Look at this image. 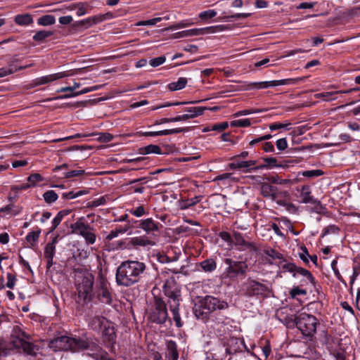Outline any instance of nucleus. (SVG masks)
Returning <instances> with one entry per match:
<instances>
[{
    "label": "nucleus",
    "mask_w": 360,
    "mask_h": 360,
    "mask_svg": "<svg viewBox=\"0 0 360 360\" xmlns=\"http://www.w3.org/2000/svg\"><path fill=\"white\" fill-rule=\"evenodd\" d=\"M166 60V57L165 56H161L157 58H154L150 60L149 64L150 66L155 68L162 64H163Z\"/></svg>",
    "instance_id": "61"
},
{
    "label": "nucleus",
    "mask_w": 360,
    "mask_h": 360,
    "mask_svg": "<svg viewBox=\"0 0 360 360\" xmlns=\"http://www.w3.org/2000/svg\"><path fill=\"white\" fill-rule=\"evenodd\" d=\"M147 183L146 178L136 179L129 181L130 187L129 190L131 193H143L145 188L142 186L143 184Z\"/></svg>",
    "instance_id": "23"
},
{
    "label": "nucleus",
    "mask_w": 360,
    "mask_h": 360,
    "mask_svg": "<svg viewBox=\"0 0 360 360\" xmlns=\"http://www.w3.org/2000/svg\"><path fill=\"white\" fill-rule=\"evenodd\" d=\"M219 236L225 242L228 243L229 246L233 247V243L234 240L233 235L231 236L230 233L227 231H221L219 233Z\"/></svg>",
    "instance_id": "54"
},
{
    "label": "nucleus",
    "mask_w": 360,
    "mask_h": 360,
    "mask_svg": "<svg viewBox=\"0 0 360 360\" xmlns=\"http://www.w3.org/2000/svg\"><path fill=\"white\" fill-rule=\"evenodd\" d=\"M131 243L134 246H153L155 244L154 240H152L150 236H139L134 237L131 239Z\"/></svg>",
    "instance_id": "25"
},
{
    "label": "nucleus",
    "mask_w": 360,
    "mask_h": 360,
    "mask_svg": "<svg viewBox=\"0 0 360 360\" xmlns=\"http://www.w3.org/2000/svg\"><path fill=\"white\" fill-rule=\"evenodd\" d=\"M226 346V352L229 354L242 352L243 349L248 350L244 340L234 337H231L228 340Z\"/></svg>",
    "instance_id": "15"
},
{
    "label": "nucleus",
    "mask_w": 360,
    "mask_h": 360,
    "mask_svg": "<svg viewBox=\"0 0 360 360\" xmlns=\"http://www.w3.org/2000/svg\"><path fill=\"white\" fill-rule=\"evenodd\" d=\"M217 15V11L212 9H209L205 11H202L199 13V18L202 21H206L208 19H211L214 18Z\"/></svg>",
    "instance_id": "50"
},
{
    "label": "nucleus",
    "mask_w": 360,
    "mask_h": 360,
    "mask_svg": "<svg viewBox=\"0 0 360 360\" xmlns=\"http://www.w3.org/2000/svg\"><path fill=\"white\" fill-rule=\"evenodd\" d=\"M283 269L290 273H292V276L294 277L299 276L303 277L304 282L307 283H310L312 285L314 286L316 292H319V290L316 286L315 278L309 271L302 267L297 266L293 263H286L283 264Z\"/></svg>",
    "instance_id": "12"
},
{
    "label": "nucleus",
    "mask_w": 360,
    "mask_h": 360,
    "mask_svg": "<svg viewBox=\"0 0 360 360\" xmlns=\"http://www.w3.org/2000/svg\"><path fill=\"white\" fill-rule=\"evenodd\" d=\"M262 112V110L260 109H245L243 110H240L233 114L234 117H238L243 115H248L253 113H259Z\"/></svg>",
    "instance_id": "56"
},
{
    "label": "nucleus",
    "mask_w": 360,
    "mask_h": 360,
    "mask_svg": "<svg viewBox=\"0 0 360 360\" xmlns=\"http://www.w3.org/2000/svg\"><path fill=\"white\" fill-rule=\"evenodd\" d=\"M231 126L233 127H248L250 126L251 122L248 118L236 120L231 122Z\"/></svg>",
    "instance_id": "49"
},
{
    "label": "nucleus",
    "mask_w": 360,
    "mask_h": 360,
    "mask_svg": "<svg viewBox=\"0 0 360 360\" xmlns=\"http://www.w3.org/2000/svg\"><path fill=\"white\" fill-rule=\"evenodd\" d=\"M20 62V59L17 58L15 57L12 58L8 62V70H13V73L16 72L18 70H25L26 68H30L33 65L32 63L26 65H21V66H17L15 63Z\"/></svg>",
    "instance_id": "31"
},
{
    "label": "nucleus",
    "mask_w": 360,
    "mask_h": 360,
    "mask_svg": "<svg viewBox=\"0 0 360 360\" xmlns=\"http://www.w3.org/2000/svg\"><path fill=\"white\" fill-rule=\"evenodd\" d=\"M190 131V127H179L171 129H164L162 130V136H167L170 134H176L179 133H185Z\"/></svg>",
    "instance_id": "47"
},
{
    "label": "nucleus",
    "mask_w": 360,
    "mask_h": 360,
    "mask_svg": "<svg viewBox=\"0 0 360 360\" xmlns=\"http://www.w3.org/2000/svg\"><path fill=\"white\" fill-rule=\"evenodd\" d=\"M186 84L187 79L186 77H179L176 82L169 83L168 89L172 91L181 90L186 86Z\"/></svg>",
    "instance_id": "35"
},
{
    "label": "nucleus",
    "mask_w": 360,
    "mask_h": 360,
    "mask_svg": "<svg viewBox=\"0 0 360 360\" xmlns=\"http://www.w3.org/2000/svg\"><path fill=\"white\" fill-rule=\"evenodd\" d=\"M27 181L30 183V186L35 187L38 183L44 181V178L38 173H34L27 178Z\"/></svg>",
    "instance_id": "44"
},
{
    "label": "nucleus",
    "mask_w": 360,
    "mask_h": 360,
    "mask_svg": "<svg viewBox=\"0 0 360 360\" xmlns=\"http://www.w3.org/2000/svg\"><path fill=\"white\" fill-rule=\"evenodd\" d=\"M52 82L51 75L37 77L32 80V86L33 87L46 84Z\"/></svg>",
    "instance_id": "45"
},
{
    "label": "nucleus",
    "mask_w": 360,
    "mask_h": 360,
    "mask_svg": "<svg viewBox=\"0 0 360 360\" xmlns=\"http://www.w3.org/2000/svg\"><path fill=\"white\" fill-rule=\"evenodd\" d=\"M98 89H99L98 86L86 87L79 91H76L75 93L65 94L60 95V96H57L56 98V99H66V98H72V97H77L78 96H80V95H82L84 94H87L89 92H91L94 91H96Z\"/></svg>",
    "instance_id": "27"
},
{
    "label": "nucleus",
    "mask_w": 360,
    "mask_h": 360,
    "mask_svg": "<svg viewBox=\"0 0 360 360\" xmlns=\"http://www.w3.org/2000/svg\"><path fill=\"white\" fill-rule=\"evenodd\" d=\"M272 138V135L270 134H265L264 136H259L257 139H255L253 140H251L250 142H249V146H253L257 143H260L262 142H264L265 141H267L270 139Z\"/></svg>",
    "instance_id": "60"
},
{
    "label": "nucleus",
    "mask_w": 360,
    "mask_h": 360,
    "mask_svg": "<svg viewBox=\"0 0 360 360\" xmlns=\"http://www.w3.org/2000/svg\"><path fill=\"white\" fill-rule=\"evenodd\" d=\"M139 153L141 155H148L151 153L162 154V150L158 145L150 144L146 146L139 148Z\"/></svg>",
    "instance_id": "29"
},
{
    "label": "nucleus",
    "mask_w": 360,
    "mask_h": 360,
    "mask_svg": "<svg viewBox=\"0 0 360 360\" xmlns=\"http://www.w3.org/2000/svg\"><path fill=\"white\" fill-rule=\"evenodd\" d=\"M44 201L48 204L55 202L58 198V194L53 190H49L43 194Z\"/></svg>",
    "instance_id": "42"
},
{
    "label": "nucleus",
    "mask_w": 360,
    "mask_h": 360,
    "mask_svg": "<svg viewBox=\"0 0 360 360\" xmlns=\"http://www.w3.org/2000/svg\"><path fill=\"white\" fill-rule=\"evenodd\" d=\"M91 6L87 2H77L76 14L77 16H82L89 13Z\"/></svg>",
    "instance_id": "36"
},
{
    "label": "nucleus",
    "mask_w": 360,
    "mask_h": 360,
    "mask_svg": "<svg viewBox=\"0 0 360 360\" xmlns=\"http://www.w3.org/2000/svg\"><path fill=\"white\" fill-rule=\"evenodd\" d=\"M256 160H246V161H238V167H239V169H243L244 172H250L251 170L255 169V167L251 168L256 165Z\"/></svg>",
    "instance_id": "41"
},
{
    "label": "nucleus",
    "mask_w": 360,
    "mask_h": 360,
    "mask_svg": "<svg viewBox=\"0 0 360 360\" xmlns=\"http://www.w3.org/2000/svg\"><path fill=\"white\" fill-rule=\"evenodd\" d=\"M72 233L82 236L88 244L92 245L96 242V235L93 228L84 221V218H79L76 222L70 225Z\"/></svg>",
    "instance_id": "9"
},
{
    "label": "nucleus",
    "mask_w": 360,
    "mask_h": 360,
    "mask_svg": "<svg viewBox=\"0 0 360 360\" xmlns=\"http://www.w3.org/2000/svg\"><path fill=\"white\" fill-rule=\"evenodd\" d=\"M56 18L52 15H44L37 19V23L41 26H49L55 24Z\"/></svg>",
    "instance_id": "40"
},
{
    "label": "nucleus",
    "mask_w": 360,
    "mask_h": 360,
    "mask_svg": "<svg viewBox=\"0 0 360 360\" xmlns=\"http://www.w3.org/2000/svg\"><path fill=\"white\" fill-rule=\"evenodd\" d=\"M77 308H82L93 299L94 294H72Z\"/></svg>",
    "instance_id": "22"
},
{
    "label": "nucleus",
    "mask_w": 360,
    "mask_h": 360,
    "mask_svg": "<svg viewBox=\"0 0 360 360\" xmlns=\"http://www.w3.org/2000/svg\"><path fill=\"white\" fill-rule=\"evenodd\" d=\"M233 321L229 318H225L222 321L218 322L217 330L221 333L223 332L224 334L229 333L231 330Z\"/></svg>",
    "instance_id": "33"
},
{
    "label": "nucleus",
    "mask_w": 360,
    "mask_h": 360,
    "mask_svg": "<svg viewBox=\"0 0 360 360\" xmlns=\"http://www.w3.org/2000/svg\"><path fill=\"white\" fill-rule=\"evenodd\" d=\"M269 184L284 185L288 182V179H281L278 174L269 175L266 178Z\"/></svg>",
    "instance_id": "46"
},
{
    "label": "nucleus",
    "mask_w": 360,
    "mask_h": 360,
    "mask_svg": "<svg viewBox=\"0 0 360 360\" xmlns=\"http://www.w3.org/2000/svg\"><path fill=\"white\" fill-rule=\"evenodd\" d=\"M155 309L150 313L148 319L157 324H163L168 319V313L165 301L162 299L154 295Z\"/></svg>",
    "instance_id": "8"
},
{
    "label": "nucleus",
    "mask_w": 360,
    "mask_h": 360,
    "mask_svg": "<svg viewBox=\"0 0 360 360\" xmlns=\"http://www.w3.org/2000/svg\"><path fill=\"white\" fill-rule=\"evenodd\" d=\"M217 257H210L196 264L198 269L205 273H212L217 269Z\"/></svg>",
    "instance_id": "18"
},
{
    "label": "nucleus",
    "mask_w": 360,
    "mask_h": 360,
    "mask_svg": "<svg viewBox=\"0 0 360 360\" xmlns=\"http://www.w3.org/2000/svg\"><path fill=\"white\" fill-rule=\"evenodd\" d=\"M304 79L303 77H296V78H288V79H283L280 80H272V81H267L268 83V88L271 86H276L280 85H291V84H295L298 83L300 81H302Z\"/></svg>",
    "instance_id": "24"
},
{
    "label": "nucleus",
    "mask_w": 360,
    "mask_h": 360,
    "mask_svg": "<svg viewBox=\"0 0 360 360\" xmlns=\"http://www.w3.org/2000/svg\"><path fill=\"white\" fill-rule=\"evenodd\" d=\"M129 213L136 217H141L148 214L143 205H140L136 207H133L129 210Z\"/></svg>",
    "instance_id": "52"
},
{
    "label": "nucleus",
    "mask_w": 360,
    "mask_h": 360,
    "mask_svg": "<svg viewBox=\"0 0 360 360\" xmlns=\"http://www.w3.org/2000/svg\"><path fill=\"white\" fill-rule=\"evenodd\" d=\"M288 328L296 326L304 336L311 337L316 330L319 323L317 319L306 313H301L292 317H286L283 321Z\"/></svg>",
    "instance_id": "4"
},
{
    "label": "nucleus",
    "mask_w": 360,
    "mask_h": 360,
    "mask_svg": "<svg viewBox=\"0 0 360 360\" xmlns=\"http://www.w3.org/2000/svg\"><path fill=\"white\" fill-rule=\"evenodd\" d=\"M195 302L199 304L200 307H202L210 312L214 311L216 309H221L227 307L226 302H220L218 298L210 295H206L204 297L198 296Z\"/></svg>",
    "instance_id": "13"
},
{
    "label": "nucleus",
    "mask_w": 360,
    "mask_h": 360,
    "mask_svg": "<svg viewBox=\"0 0 360 360\" xmlns=\"http://www.w3.org/2000/svg\"><path fill=\"white\" fill-rule=\"evenodd\" d=\"M128 222L132 227L142 229L150 238L157 236L160 227L162 226L160 222L153 220V218L140 220L131 219L128 220Z\"/></svg>",
    "instance_id": "10"
},
{
    "label": "nucleus",
    "mask_w": 360,
    "mask_h": 360,
    "mask_svg": "<svg viewBox=\"0 0 360 360\" xmlns=\"http://www.w3.org/2000/svg\"><path fill=\"white\" fill-rule=\"evenodd\" d=\"M264 162H265V165H262L260 166L255 167V169H259L262 168H268L271 169L274 167H278V160L276 158L270 157V158H263Z\"/></svg>",
    "instance_id": "37"
},
{
    "label": "nucleus",
    "mask_w": 360,
    "mask_h": 360,
    "mask_svg": "<svg viewBox=\"0 0 360 360\" xmlns=\"http://www.w3.org/2000/svg\"><path fill=\"white\" fill-rule=\"evenodd\" d=\"M340 231V229L335 224L329 225L326 227H325L323 230V233L321 234V237L323 238L324 236L330 234V233H336Z\"/></svg>",
    "instance_id": "57"
},
{
    "label": "nucleus",
    "mask_w": 360,
    "mask_h": 360,
    "mask_svg": "<svg viewBox=\"0 0 360 360\" xmlns=\"http://www.w3.org/2000/svg\"><path fill=\"white\" fill-rule=\"evenodd\" d=\"M127 231V229H122V227L116 228L115 230L111 231L109 234L106 236V239L111 240L113 238L117 237L120 233H124Z\"/></svg>",
    "instance_id": "58"
},
{
    "label": "nucleus",
    "mask_w": 360,
    "mask_h": 360,
    "mask_svg": "<svg viewBox=\"0 0 360 360\" xmlns=\"http://www.w3.org/2000/svg\"><path fill=\"white\" fill-rule=\"evenodd\" d=\"M96 288L100 290L99 292H109L107 281L101 278L96 283Z\"/></svg>",
    "instance_id": "63"
},
{
    "label": "nucleus",
    "mask_w": 360,
    "mask_h": 360,
    "mask_svg": "<svg viewBox=\"0 0 360 360\" xmlns=\"http://www.w3.org/2000/svg\"><path fill=\"white\" fill-rule=\"evenodd\" d=\"M322 174H323V172L321 169L306 170L302 172L304 176L309 178L320 176Z\"/></svg>",
    "instance_id": "59"
},
{
    "label": "nucleus",
    "mask_w": 360,
    "mask_h": 360,
    "mask_svg": "<svg viewBox=\"0 0 360 360\" xmlns=\"http://www.w3.org/2000/svg\"><path fill=\"white\" fill-rule=\"evenodd\" d=\"M276 148L278 150L283 151L288 148V141L286 138L279 139L276 142Z\"/></svg>",
    "instance_id": "64"
},
{
    "label": "nucleus",
    "mask_w": 360,
    "mask_h": 360,
    "mask_svg": "<svg viewBox=\"0 0 360 360\" xmlns=\"http://www.w3.org/2000/svg\"><path fill=\"white\" fill-rule=\"evenodd\" d=\"M31 340V335L23 330L22 326H13L9 340H0V357L7 356L14 350L20 349L29 355H35L37 347L30 342Z\"/></svg>",
    "instance_id": "1"
},
{
    "label": "nucleus",
    "mask_w": 360,
    "mask_h": 360,
    "mask_svg": "<svg viewBox=\"0 0 360 360\" xmlns=\"http://www.w3.org/2000/svg\"><path fill=\"white\" fill-rule=\"evenodd\" d=\"M91 27H92V24L89 17L81 20L75 21L72 24V28L74 30H79L80 28L88 29Z\"/></svg>",
    "instance_id": "39"
},
{
    "label": "nucleus",
    "mask_w": 360,
    "mask_h": 360,
    "mask_svg": "<svg viewBox=\"0 0 360 360\" xmlns=\"http://www.w3.org/2000/svg\"><path fill=\"white\" fill-rule=\"evenodd\" d=\"M207 109V108L202 106L184 107L181 108V111L188 112L187 115H192L193 118H194L202 115L204 111Z\"/></svg>",
    "instance_id": "30"
},
{
    "label": "nucleus",
    "mask_w": 360,
    "mask_h": 360,
    "mask_svg": "<svg viewBox=\"0 0 360 360\" xmlns=\"http://www.w3.org/2000/svg\"><path fill=\"white\" fill-rule=\"evenodd\" d=\"M75 285L77 292H92L94 277L85 267L78 266L73 269Z\"/></svg>",
    "instance_id": "5"
},
{
    "label": "nucleus",
    "mask_w": 360,
    "mask_h": 360,
    "mask_svg": "<svg viewBox=\"0 0 360 360\" xmlns=\"http://www.w3.org/2000/svg\"><path fill=\"white\" fill-rule=\"evenodd\" d=\"M166 360H178L179 352L176 343L173 340L167 342V350L165 352Z\"/></svg>",
    "instance_id": "21"
},
{
    "label": "nucleus",
    "mask_w": 360,
    "mask_h": 360,
    "mask_svg": "<svg viewBox=\"0 0 360 360\" xmlns=\"http://www.w3.org/2000/svg\"><path fill=\"white\" fill-rule=\"evenodd\" d=\"M264 255L272 260L278 259L280 261H284L283 255L273 248H267L264 250Z\"/></svg>",
    "instance_id": "38"
},
{
    "label": "nucleus",
    "mask_w": 360,
    "mask_h": 360,
    "mask_svg": "<svg viewBox=\"0 0 360 360\" xmlns=\"http://www.w3.org/2000/svg\"><path fill=\"white\" fill-rule=\"evenodd\" d=\"M49 347L55 352L70 350L73 352H79L85 349L95 351L98 348L97 344L90 342L87 338H76L66 335L51 340Z\"/></svg>",
    "instance_id": "3"
},
{
    "label": "nucleus",
    "mask_w": 360,
    "mask_h": 360,
    "mask_svg": "<svg viewBox=\"0 0 360 360\" xmlns=\"http://www.w3.org/2000/svg\"><path fill=\"white\" fill-rule=\"evenodd\" d=\"M354 266L352 267L353 273L352 275L350 276V285H352L354 281L356 280V277L360 274V260L358 262L357 259H355L354 261Z\"/></svg>",
    "instance_id": "48"
},
{
    "label": "nucleus",
    "mask_w": 360,
    "mask_h": 360,
    "mask_svg": "<svg viewBox=\"0 0 360 360\" xmlns=\"http://www.w3.org/2000/svg\"><path fill=\"white\" fill-rule=\"evenodd\" d=\"M246 288L249 292H266L268 290L266 285L252 279L248 280Z\"/></svg>",
    "instance_id": "19"
},
{
    "label": "nucleus",
    "mask_w": 360,
    "mask_h": 360,
    "mask_svg": "<svg viewBox=\"0 0 360 360\" xmlns=\"http://www.w3.org/2000/svg\"><path fill=\"white\" fill-rule=\"evenodd\" d=\"M14 22L20 26H27L33 23L32 15L30 13L18 14L14 17Z\"/></svg>",
    "instance_id": "26"
},
{
    "label": "nucleus",
    "mask_w": 360,
    "mask_h": 360,
    "mask_svg": "<svg viewBox=\"0 0 360 360\" xmlns=\"http://www.w3.org/2000/svg\"><path fill=\"white\" fill-rule=\"evenodd\" d=\"M302 200L304 203H312L315 205V209L317 213H320L321 210L323 209V205L317 199H314L313 196L310 195L309 187L303 186L301 192Z\"/></svg>",
    "instance_id": "17"
},
{
    "label": "nucleus",
    "mask_w": 360,
    "mask_h": 360,
    "mask_svg": "<svg viewBox=\"0 0 360 360\" xmlns=\"http://www.w3.org/2000/svg\"><path fill=\"white\" fill-rule=\"evenodd\" d=\"M194 314L197 319L206 322L208 319L209 314L210 313L208 310L205 309L202 307H200L198 302H195L193 307Z\"/></svg>",
    "instance_id": "28"
},
{
    "label": "nucleus",
    "mask_w": 360,
    "mask_h": 360,
    "mask_svg": "<svg viewBox=\"0 0 360 360\" xmlns=\"http://www.w3.org/2000/svg\"><path fill=\"white\" fill-rule=\"evenodd\" d=\"M229 127L228 122H223L219 123H216L212 125L211 129L206 128L204 129V131H209L210 130L212 131H223L227 129Z\"/></svg>",
    "instance_id": "53"
},
{
    "label": "nucleus",
    "mask_w": 360,
    "mask_h": 360,
    "mask_svg": "<svg viewBox=\"0 0 360 360\" xmlns=\"http://www.w3.org/2000/svg\"><path fill=\"white\" fill-rule=\"evenodd\" d=\"M240 259H243L242 257H240ZM246 260V258L240 261H235L231 258H225L224 262L227 265V267L224 270V274L230 278L244 276L248 269Z\"/></svg>",
    "instance_id": "7"
},
{
    "label": "nucleus",
    "mask_w": 360,
    "mask_h": 360,
    "mask_svg": "<svg viewBox=\"0 0 360 360\" xmlns=\"http://www.w3.org/2000/svg\"><path fill=\"white\" fill-rule=\"evenodd\" d=\"M191 36H194V30L193 29L184 30V31L174 33L172 34L171 38L172 39H179V38L188 37H191Z\"/></svg>",
    "instance_id": "51"
},
{
    "label": "nucleus",
    "mask_w": 360,
    "mask_h": 360,
    "mask_svg": "<svg viewBox=\"0 0 360 360\" xmlns=\"http://www.w3.org/2000/svg\"><path fill=\"white\" fill-rule=\"evenodd\" d=\"M101 330L103 342L106 347H112L116 342V333L112 323L109 321Z\"/></svg>",
    "instance_id": "14"
},
{
    "label": "nucleus",
    "mask_w": 360,
    "mask_h": 360,
    "mask_svg": "<svg viewBox=\"0 0 360 360\" xmlns=\"http://www.w3.org/2000/svg\"><path fill=\"white\" fill-rule=\"evenodd\" d=\"M268 83L266 82H252L249 84L250 89H267Z\"/></svg>",
    "instance_id": "62"
},
{
    "label": "nucleus",
    "mask_w": 360,
    "mask_h": 360,
    "mask_svg": "<svg viewBox=\"0 0 360 360\" xmlns=\"http://www.w3.org/2000/svg\"><path fill=\"white\" fill-rule=\"evenodd\" d=\"M358 90V89H350L345 91H330V92H323L318 94V98H322L325 101H332L334 100L335 98H332V96L337 94H349L353 91Z\"/></svg>",
    "instance_id": "32"
},
{
    "label": "nucleus",
    "mask_w": 360,
    "mask_h": 360,
    "mask_svg": "<svg viewBox=\"0 0 360 360\" xmlns=\"http://www.w3.org/2000/svg\"><path fill=\"white\" fill-rule=\"evenodd\" d=\"M179 295L180 294H171L169 300V309L172 313L173 319L174 321H175L176 326L178 328L181 327L183 325L179 313Z\"/></svg>",
    "instance_id": "16"
},
{
    "label": "nucleus",
    "mask_w": 360,
    "mask_h": 360,
    "mask_svg": "<svg viewBox=\"0 0 360 360\" xmlns=\"http://www.w3.org/2000/svg\"><path fill=\"white\" fill-rule=\"evenodd\" d=\"M40 233L41 229H38L37 231L28 233L25 237V239L30 245H33L39 240Z\"/></svg>",
    "instance_id": "43"
},
{
    "label": "nucleus",
    "mask_w": 360,
    "mask_h": 360,
    "mask_svg": "<svg viewBox=\"0 0 360 360\" xmlns=\"http://www.w3.org/2000/svg\"><path fill=\"white\" fill-rule=\"evenodd\" d=\"M109 322L103 316H95L90 318L89 321V327L94 330H101Z\"/></svg>",
    "instance_id": "20"
},
{
    "label": "nucleus",
    "mask_w": 360,
    "mask_h": 360,
    "mask_svg": "<svg viewBox=\"0 0 360 360\" xmlns=\"http://www.w3.org/2000/svg\"><path fill=\"white\" fill-rule=\"evenodd\" d=\"M56 254V247L46 244L44 248V258H53Z\"/></svg>",
    "instance_id": "55"
},
{
    "label": "nucleus",
    "mask_w": 360,
    "mask_h": 360,
    "mask_svg": "<svg viewBox=\"0 0 360 360\" xmlns=\"http://www.w3.org/2000/svg\"><path fill=\"white\" fill-rule=\"evenodd\" d=\"M261 194L263 197L269 198L281 206L295 207L292 203H287L283 198L288 195V191H281L278 187L272 186L269 183H263L261 186Z\"/></svg>",
    "instance_id": "6"
},
{
    "label": "nucleus",
    "mask_w": 360,
    "mask_h": 360,
    "mask_svg": "<svg viewBox=\"0 0 360 360\" xmlns=\"http://www.w3.org/2000/svg\"><path fill=\"white\" fill-rule=\"evenodd\" d=\"M233 247L235 250L240 252L247 250L250 255L257 254L259 252V248L257 245L254 242L246 240L241 233L235 231L233 232Z\"/></svg>",
    "instance_id": "11"
},
{
    "label": "nucleus",
    "mask_w": 360,
    "mask_h": 360,
    "mask_svg": "<svg viewBox=\"0 0 360 360\" xmlns=\"http://www.w3.org/2000/svg\"><path fill=\"white\" fill-rule=\"evenodd\" d=\"M145 269L146 264L143 262L124 261L117 269L116 282L119 285L131 286L140 281Z\"/></svg>",
    "instance_id": "2"
},
{
    "label": "nucleus",
    "mask_w": 360,
    "mask_h": 360,
    "mask_svg": "<svg viewBox=\"0 0 360 360\" xmlns=\"http://www.w3.org/2000/svg\"><path fill=\"white\" fill-rule=\"evenodd\" d=\"M54 34L53 31L39 30L32 37L34 41L41 43Z\"/></svg>",
    "instance_id": "34"
}]
</instances>
